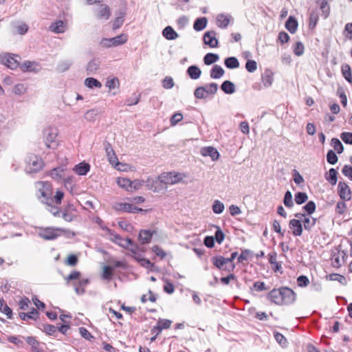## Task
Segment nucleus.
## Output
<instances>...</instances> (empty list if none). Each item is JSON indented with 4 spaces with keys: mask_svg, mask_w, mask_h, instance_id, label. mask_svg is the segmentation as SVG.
Masks as SVG:
<instances>
[{
    "mask_svg": "<svg viewBox=\"0 0 352 352\" xmlns=\"http://www.w3.org/2000/svg\"><path fill=\"white\" fill-rule=\"evenodd\" d=\"M36 188L38 191L37 197L44 204L53 203L52 184L47 182H37Z\"/></svg>",
    "mask_w": 352,
    "mask_h": 352,
    "instance_id": "nucleus-1",
    "label": "nucleus"
},
{
    "mask_svg": "<svg viewBox=\"0 0 352 352\" xmlns=\"http://www.w3.org/2000/svg\"><path fill=\"white\" fill-rule=\"evenodd\" d=\"M26 162V171L28 173H37L40 171L43 167V160L34 154L28 155L25 160Z\"/></svg>",
    "mask_w": 352,
    "mask_h": 352,
    "instance_id": "nucleus-2",
    "label": "nucleus"
},
{
    "mask_svg": "<svg viewBox=\"0 0 352 352\" xmlns=\"http://www.w3.org/2000/svg\"><path fill=\"white\" fill-rule=\"evenodd\" d=\"M58 135V129L55 127H48L43 131V139L47 148H54L56 146V139Z\"/></svg>",
    "mask_w": 352,
    "mask_h": 352,
    "instance_id": "nucleus-3",
    "label": "nucleus"
},
{
    "mask_svg": "<svg viewBox=\"0 0 352 352\" xmlns=\"http://www.w3.org/2000/svg\"><path fill=\"white\" fill-rule=\"evenodd\" d=\"M183 175L179 173H164L158 176L160 183L164 184H174L180 182L183 179Z\"/></svg>",
    "mask_w": 352,
    "mask_h": 352,
    "instance_id": "nucleus-4",
    "label": "nucleus"
},
{
    "mask_svg": "<svg viewBox=\"0 0 352 352\" xmlns=\"http://www.w3.org/2000/svg\"><path fill=\"white\" fill-rule=\"evenodd\" d=\"M128 36L126 34H121L117 36L110 38H103L101 45L105 47H116L126 43Z\"/></svg>",
    "mask_w": 352,
    "mask_h": 352,
    "instance_id": "nucleus-5",
    "label": "nucleus"
},
{
    "mask_svg": "<svg viewBox=\"0 0 352 352\" xmlns=\"http://www.w3.org/2000/svg\"><path fill=\"white\" fill-rule=\"evenodd\" d=\"M212 264L219 270H226L228 272H232L235 268V265L232 263L230 266H228L226 258L222 256H213L211 258Z\"/></svg>",
    "mask_w": 352,
    "mask_h": 352,
    "instance_id": "nucleus-6",
    "label": "nucleus"
},
{
    "mask_svg": "<svg viewBox=\"0 0 352 352\" xmlns=\"http://www.w3.org/2000/svg\"><path fill=\"white\" fill-rule=\"evenodd\" d=\"M60 228L47 227L41 229L38 236L45 240H54L60 234L58 233Z\"/></svg>",
    "mask_w": 352,
    "mask_h": 352,
    "instance_id": "nucleus-7",
    "label": "nucleus"
},
{
    "mask_svg": "<svg viewBox=\"0 0 352 352\" xmlns=\"http://www.w3.org/2000/svg\"><path fill=\"white\" fill-rule=\"evenodd\" d=\"M17 58H20V57L17 55L8 53L2 57V63L8 68L15 69L19 66V62Z\"/></svg>",
    "mask_w": 352,
    "mask_h": 352,
    "instance_id": "nucleus-8",
    "label": "nucleus"
},
{
    "mask_svg": "<svg viewBox=\"0 0 352 352\" xmlns=\"http://www.w3.org/2000/svg\"><path fill=\"white\" fill-rule=\"evenodd\" d=\"M280 291L282 294L283 305H290L296 300V294L292 289L282 287H280Z\"/></svg>",
    "mask_w": 352,
    "mask_h": 352,
    "instance_id": "nucleus-9",
    "label": "nucleus"
},
{
    "mask_svg": "<svg viewBox=\"0 0 352 352\" xmlns=\"http://www.w3.org/2000/svg\"><path fill=\"white\" fill-rule=\"evenodd\" d=\"M346 254L344 251L336 249V252H333L331 254V264L334 267H340L344 262V257Z\"/></svg>",
    "mask_w": 352,
    "mask_h": 352,
    "instance_id": "nucleus-10",
    "label": "nucleus"
},
{
    "mask_svg": "<svg viewBox=\"0 0 352 352\" xmlns=\"http://www.w3.org/2000/svg\"><path fill=\"white\" fill-rule=\"evenodd\" d=\"M115 209L118 211H124L126 212L137 213L138 212H146L147 210H144L133 204L128 203H118L114 206Z\"/></svg>",
    "mask_w": 352,
    "mask_h": 352,
    "instance_id": "nucleus-11",
    "label": "nucleus"
},
{
    "mask_svg": "<svg viewBox=\"0 0 352 352\" xmlns=\"http://www.w3.org/2000/svg\"><path fill=\"white\" fill-rule=\"evenodd\" d=\"M338 192L342 199L349 201L351 199V191L346 183L340 182L338 186Z\"/></svg>",
    "mask_w": 352,
    "mask_h": 352,
    "instance_id": "nucleus-12",
    "label": "nucleus"
},
{
    "mask_svg": "<svg viewBox=\"0 0 352 352\" xmlns=\"http://www.w3.org/2000/svg\"><path fill=\"white\" fill-rule=\"evenodd\" d=\"M74 211H76L75 206L72 204L68 203L63 209L62 217L65 221L71 222L76 217L73 213Z\"/></svg>",
    "mask_w": 352,
    "mask_h": 352,
    "instance_id": "nucleus-13",
    "label": "nucleus"
},
{
    "mask_svg": "<svg viewBox=\"0 0 352 352\" xmlns=\"http://www.w3.org/2000/svg\"><path fill=\"white\" fill-rule=\"evenodd\" d=\"M216 32L214 30L205 32L204 35V44L210 46V47H217L218 46V40L216 38Z\"/></svg>",
    "mask_w": 352,
    "mask_h": 352,
    "instance_id": "nucleus-14",
    "label": "nucleus"
},
{
    "mask_svg": "<svg viewBox=\"0 0 352 352\" xmlns=\"http://www.w3.org/2000/svg\"><path fill=\"white\" fill-rule=\"evenodd\" d=\"M267 298L272 302L278 305H283V296L282 294H280V288L279 289H274L270 291L267 296Z\"/></svg>",
    "mask_w": 352,
    "mask_h": 352,
    "instance_id": "nucleus-15",
    "label": "nucleus"
},
{
    "mask_svg": "<svg viewBox=\"0 0 352 352\" xmlns=\"http://www.w3.org/2000/svg\"><path fill=\"white\" fill-rule=\"evenodd\" d=\"M172 321L168 319H160L157 321V325L151 329V333H155L157 331V334H160L163 329L170 328Z\"/></svg>",
    "mask_w": 352,
    "mask_h": 352,
    "instance_id": "nucleus-16",
    "label": "nucleus"
},
{
    "mask_svg": "<svg viewBox=\"0 0 352 352\" xmlns=\"http://www.w3.org/2000/svg\"><path fill=\"white\" fill-rule=\"evenodd\" d=\"M289 227L294 236H300L302 234V226L300 220L293 219L289 221Z\"/></svg>",
    "mask_w": 352,
    "mask_h": 352,
    "instance_id": "nucleus-17",
    "label": "nucleus"
},
{
    "mask_svg": "<svg viewBox=\"0 0 352 352\" xmlns=\"http://www.w3.org/2000/svg\"><path fill=\"white\" fill-rule=\"evenodd\" d=\"M200 153L204 157L210 156L212 161L217 160L219 157L218 151L212 146L203 147Z\"/></svg>",
    "mask_w": 352,
    "mask_h": 352,
    "instance_id": "nucleus-18",
    "label": "nucleus"
},
{
    "mask_svg": "<svg viewBox=\"0 0 352 352\" xmlns=\"http://www.w3.org/2000/svg\"><path fill=\"white\" fill-rule=\"evenodd\" d=\"M111 15L110 9L107 5H100L97 10L96 16L100 19L107 20Z\"/></svg>",
    "mask_w": 352,
    "mask_h": 352,
    "instance_id": "nucleus-19",
    "label": "nucleus"
},
{
    "mask_svg": "<svg viewBox=\"0 0 352 352\" xmlns=\"http://www.w3.org/2000/svg\"><path fill=\"white\" fill-rule=\"evenodd\" d=\"M100 62L98 58H93L91 60L87 65V75H91L96 72L99 69Z\"/></svg>",
    "mask_w": 352,
    "mask_h": 352,
    "instance_id": "nucleus-20",
    "label": "nucleus"
},
{
    "mask_svg": "<svg viewBox=\"0 0 352 352\" xmlns=\"http://www.w3.org/2000/svg\"><path fill=\"white\" fill-rule=\"evenodd\" d=\"M298 21L293 16H289L285 23V28L292 34H294L298 28Z\"/></svg>",
    "mask_w": 352,
    "mask_h": 352,
    "instance_id": "nucleus-21",
    "label": "nucleus"
},
{
    "mask_svg": "<svg viewBox=\"0 0 352 352\" xmlns=\"http://www.w3.org/2000/svg\"><path fill=\"white\" fill-rule=\"evenodd\" d=\"M20 68L23 72H38L39 70L38 65L36 62L29 60L24 62Z\"/></svg>",
    "mask_w": 352,
    "mask_h": 352,
    "instance_id": "nucleus-22",
    "label": "nucleus"
},
{
    "mask_svg": "<svg viewBox=\"0 0 352 352\" xmlns=\"http://www.w3.org/2000/svg\"><path fill=\"white\" fill-rule=\"evenodd\" d=\"M107 156L109 162L111 164H118V158L113 151V149L109 143H107L104 145Z\"/></svg>",
    "mask_w": 352,
    "mask_h": 352,
    "instance_id": "nucleus-23",
    "label": "nucleus"
},
{
    "mask_svg": "<svg viewBox=\"0 0 352 352\" xmlns=\"http://www.w3.org/2000/svg\"><path fill=\"white\" fill-rule=\"evenodd\" d=\"M102 228L107 232V234L109 235V240L118 244V245H120V243H121L122 241L124 240V239L122 238L120 235L115 233L114 231L108 228L107 227H102Z\"/></svg>",
    "mask_w": 352,
    "mask_h": 352,
    "instance_id": "nucleus-24",
    "label": "nucleus"
},
{
    "mask_svg": "<svg viewBox=\"0 0 352 352\" xmlns=\"http://www.w3.org/2000/svg\"><path fill=\"white\" fill-rule=\"evenodd\" d=\"M231 19L230 15L220 14L217 17V24L221 28H226Z\"/></svg>",
    "mask_w": 352,
    "mask_h": 352,
    "instance_id": "nucleus-25",
    "label": "nucleus"
},
{
    "mask_svg": "<svg viewBox=\"0 0 352 352\" xmlns=\"http://www.w3.org/2000/svg\"><path fill=\"white\" fill-rule=\"evenodd\" d=\"M90 170V165L86 162H81L76 165L74 170L79 175H85Z\"/></svg>",
    "mask_w": 352,
    "mask_h": 352,
    "instance_id": "nucleus-26",
    "label": "nucleus"
},
{
    "mask_svg": "<svg viewBox=\"0 0 352 352\" xmlns=\"http://www.w3.org/2000/svg\"><path fill=\"white\" fill-rule=\"evenodd\" d=\"M162 35L167 40H175L179 37V34L171 26H166L162 31Z\"/></svg>",
    "mask_w": 352,
    "mask_h": 352,
    "instance_id": "nucleus-27",
    "label": "nucleus"
},
{
    "mask_svg": "<svg viewBox=\"0 0 352 352\" xmlns=\"http://www.w3.org/2000/svg\"><path fill=\"white\" fill-rule=\"evenodd\" d=\"M273 72L270 69H265L262 75V82L265 87H268L272 85L274 78Z\"/></svg>",
    "mask_w": 352,
    "mask_h": 352,
    "instance_id": "nucleus-28",
    "label": "nucleus"
},
{
    "mask_svg": "<svg viewBox=\"0 0 352 352\" xmlns=\"http://www.w3.org/2000/svg\"><path fill=\"white\" fill-rule=\"evenodd\" d=\"M153 232L147 230H142L138 236V239L142 244L148 243L152 238Z\"/></svg>",
    "mask_w": 352,
    "mask_h": 352,
    "instance_id": "nucleus-29",
    "label": "nucleus"
},
{
    "mask_svg": "<svg viewBox=\"0 0 352 352\" xmlns=\"http://www.w3.org/2000/svg\"><path fill=\"white\" fill-rule=\"evenodd\" d=\"M38 311L36 309L32 308V310L30 312L24 313L21 312L19 313V317L23 320H27L28 319H32L36 320V318L38 317Z\"/></svg>",
    "mask_w": 352,
    "mask_h": 352,
    "instance_id": "nucleus-30",
    "label": "nucleus"
},
{
    "mask_svg": "<svg viewBox=\"0 0 352 352\" xmlns=\"http://www.w3.org/2000/svg\"><path fill=\"white\" fill-rule=\"evenodd\" d=\"M187 74L191 79H198L201 74V71L197 65H191L187 69Z\"/></svg>",
    "mask_w": 352,
    "mask_h": 352,
    "instance_id": "nucleus-31",
    "label": "nucleus"
},
{
    "mask_svg": "<svg viewBox=\"0 0 352 352\" xmlns=\"http://www.w3.org/2000/svg\"><path fill=\"white\" fill-rule=\"evenodd\" d=\"M208 23V19L206 17H199L197 18L193 24V28L195 30L199 32L206 28Z\"/></svg>",
    "mask_w": 352,
    "mask_h": 352,
    "instance_id": "nucleus-32",
    "label": "nucleus"
},
{
    "mask_svg": "<svg viewBox=\"0 0 352 352\" xmlns=\"http://www.w3.org/2000/svg\"><path fill=\"white\" fill-rule=\"evenodd\" d=\"M221 89L226 94H232L235 92V85L230 80H225L221 84Z\"/></svg>",
    "mask_w": 352,
    "mask_h": 352,
    "instance_id": "nucleus-33",
    "label": "nucleus"
},
{
    "mask_svg": "<svg viewBox=\"0 0 352 352\" xmlns=\"http://www.w3.org/2000/svg\"><path fill=\"white\" fill-rule=\"evenodd\" d=\"M225 72L219 65H214L210 70V77L213 79L220 78L223 76Z\"/></svg>",
    "mask_w": 352,
    "mask_h": 352,
    "instance_id": "nucleus-34",
    "label": "nucleus"
},
{
    "mask_svg": "<svg viewBox=\"0 0 352 352\" xmlns=\"http://www.w3.org/2000/svg\"><path fill=\"white\" fill-rule=\"evenodd\" d=\"M89 283L88 278L80 279L78 280V285L75 286V292L77 294L81 295L85 292V287Z\"/></svg>",
    "mask_w": 352,
    "mask_h": 352,
    "instance_id": "nucleus-35",
    "label": "nucleus"
},
{
    "mask_svg": "<svg viewBox=\"0 0 352 352\" xmlns=\"http://www.w3.org/2000/svg\"><path fill=\"white\" fill-rule=\"evenodd\" d=\"M338 172L335 168H330L325 175V179L333 186L336 185L338 181Z\"/></svg>",
    "mask_w": 352,
    "mask_h": 352,
    "instance_id": "nucleus-36",
    "label": "nucleus"
},
{
    "mask_svg": "<svg viewBox=\"0 0 352 352\" xmlns=\"http://www.w3.org/2000/svg\"><path fill=\"white\" fill-rule=\"evenodd\" d=\"M226 67L228 69H236L239 67V62L236 57L230 56L228 57L224 60Z\"/></svg>",
    "mask_w": 352,
    "mask_h": 352,
    "instance_id": "nucleus-37",
    "label": "nucleus"
},
{
    "mask_svg": "<svg viewBox=\"0 0 352 352\" xmlns=\"http://www.w3.org/2000/svg\"><path fill=\"white\" fill-rule=\"evenodd\" d=\"M64 170H65V168L63 166L56 167V168H53L50 171V175L52 177V178L58 180V179L63 178Z\"/></svg>",
    "mask_w": 352,
    "mask_h": 352,
    "instance_id": "nucleus-38",
    "label": "nucleus"
},
{
    "mask_svg": "<svg viewBox=\"0 0 352 352\" xmlns=\"http://www.w3.org/2000/svg\"><path fill=\"white\" fill-rule=\"evenodd\" d=\"M219 59V56L217 54L208 53L204 57V62L205 65H210L216 63Z\"/></svg>",
    "mask_w": 352,
    "mask_h": 352,
    "instance_id": "nucleus-39",
    "label": "nucleus"
},
{
    "mask_svg": "<svg viewBox=\"0 0 352 352\" xmlns=\"http://www.w3.org/2000/svg\"><path fill=\"white\" fill-rule=\"evenodd\" d=\"M274 337L276 341L283 348L287 347L288 342L286 338L278 331H274Z\"/></svg>",
    "mask_w": 352,
    "mask_h": 352,
    "instance_id": "nucleus-40",
    "label": "nucleus"
},
{
    "mask_svg": "<svg viewBox=\"0 0 352 352\" xmlns=\"http://www.w3.org/2000/svg\"><path fill=\"white\" fill-rule=\"evenodd\" d=\"M145 183L146 187L154 192H157L160 190V188L158 186L157 180H155L151 178H148Z\"/></svg>",
    "mask_w": 352,
    "mask_h": 352,
    "instance_id": "nucleus-41",
    "label": "nucleus"
},
{
    "mask_svg": "<svg viewBox=\"0 0 352 352\" xmlns=\"http://www.w3.org/2000/svg\"><path fill=\"white\" fill-rule=\"evenodd\" d=\"M117 184L120 187L124 188L126 190H131L130 187L131 183L129 179L125 177H118L117 179Z\"/></svg>",
    "mask_w": 352,
    "mask_h": 352,
    "instance_id": "nucleus-42",
    "label": "nucleus"
},
{
    "mask_svg": "<svg viewBox=\"0 0 352 352\" xmlns=\"http://www.w3.org/2000/svg\"><path fill=\"white\" fill-rule=\"evenodd\" d=\"M85 85L89 88H100L102 87L101 82L94 78H87L85 80Z\"/></svg>",
    "mask_w": 352,
    "mask_h": 352,
    "instance_id": "nucleus-43",
    "label": "nucleus"
},
{
    "mask_svg": "<svg viewBox=\"0 0 352 352\" xmlns=\"http://www.w3.org/2000/svg\"><path fill=\"white\" fill-rule=\"evenodd\" d=\"M50 29L56 33H63L65 31L64 23L62 21H58L53 23L50 25Z\"/></svg>",
    "mask_w": 352,
    "mask_h": 352,
    "instance_id": "nucleus-44",
    "label": "nucleus"
},
{
    "mask_svg": "<svg viewBox=\"0 0 352 352\" xmlns=\"http://www.w3.org/2000/svg\"><path fill=\"white\" fill-rule=\"evenodd\" d=\"M319 19L318 14L316 12H311L309 15V29H314L318 23Z\"/></svg>",
    "mask_w": 352,
    "mask_h": 352,
    "instance_id": "nucleus-45",
    "label": "nucleus"
},
{
    "mask_svg": "<svg viewBox=\"0 0 352 352\" xmlns=\"http://www.w3.org/2000/svg\"><path fill=\"white\" fill-rule=\"evenodd\" d=\"M0 311L5 314L8 318H12V311L11 309L5 303L3 298L0 299Z\"/></svg>",
    "mask_w": 352,
    "mask_h": 352,
    "instance_id": "nucleus-46",
    "label": "nucleus"
},
{
    "mask_svg": "<svg viewBox=\"0 0 352 352\" xmlns=\"http://www.w3.org/2000/svg\"><path fill=\"white\" fill-rule=\"evenodd\" d=\"M308 199L307 195L304 192H298L295 194V202L298 204H302L303 203L306 202Z\"/></svg>",
    "mask_w": 352,
    "mask_h": 352,
    "instance_id": "nucleus-47",
    "label": "nucleus"
},
{
    "mask_svg": "<svg viewBox=\"0 0 352 352\" xmlns=\"http://www.w3.org/2000/svg\"><path fill=\"white\" fill-rule=\"evenodd\" d=\"M283 203H284V205L287 208H292L294 206L292 195V192L289 190H287L285 192V196H284V199H283Z\"/></svg>",
    "mask_w": 352,
    "mask_h": 352,
    "instance_id": "nucleus-48",
    "label": "nucleus"
},
{
    "mask_svg": "<svg viewBox=\"0 0 352 352\" xmlns=\"http://www.w3.org/2000/svg\"><path fill=\"white\" fill-rule=\"evenodd\" d=\"M195 98L199 99H204L208 97L205 87H198L194 92Z\"/></svg>",
    "mask_w": 352,
    "mask_h": 352,
    "instance_id": "nucleus-49",
    "label": "nucleus"
},
{
    "mask_svg": "<svg viewBox=\"0 0 352 352\" xmlns=\"http://www.w3.org/2000/svg\"><path fill=\"white\" fill-rule=\"evenodd\" d=\"M303 226L305 230H310L315 226L316 222V219L310 218V217H305L302 221Z\"/></svg>",
    "mask_w": 352,
    "mask_h": 352,
    "instance_id": "nucleus-50",
    "label": "nucleus"
},
{
    "mask_svg": "<svg viewBox=\"0 0 352 352\" xmlns=\"http://www.w3.org/2000/svg\"><path fill=\"white\" fill-rule=\"evenodd\" d=\"M329 278L331 280L338 281L343 285H346L347 283L345 277L338 274H331L329 276Z\"/></svg>",
    "mask_w": 352,
    "mask_h": 352,
    "instance_id": "nucleus-51",
    "label": "nucleus"
},
{
    "mask_svg": "<svg viewBox=\"0 0 352 352\" xmlns=\"http://www.w3.org/2000/svg\"><path fill=\"white\" fill-rule=\"evenodd\" d=\"M72 65V62L71 60H65L60 62L57 66V71L58 72H65L69 69Z\"/></svg>",
    "mask_w": 352,
    "mask_h": 352,
    "instance_id": "nucleus-52",
    "label": "nucleus"
},
{
    "mask_svg": "<svg viewBox=\"0 0 352 352\" xmlns=\"http://www.w3.org/2000/svg\"><path fill=\"white\" fill-rule=\"evenodd\" d=\"M224 210V205L219 200H215L212 205V210L216 214H221Z\"/></svg>",
    "mask_w": 352,
    "mask_h": 352,
    "instance_id": "nucleus-53",
    "label": "nucleus"
},
{
    "mask_svg": "<svg viewBox=\"0 0 352 352\" xmlns=\"http://www.w3.org/2000/svg\"><path fill=\"white\" fill-rule=\"evenodd\" d=\"M112 276H113L112 268L109 266H107V265L104 266L103 267V272H102V278L104 280H111Z\"/></svg>",
    "mask_w": 352,
    "mask_h": 352,
    "instance_id": "nucleus-54",
    "label": "nucleus"
},
{
    "mask_svg": "<svg viewBox=\"0 0 352 352\" xmlns=\"http://www.w3.org/2000/svg\"><path fill=\"white\" fill-rule=\"evenodd\" d=\"M204 87H206V94H207L208 96L209 95H214V94H216V92L217 91V89H218V85L215 82H212V83L207 85Z\"/></svg>",
    "mask_w": 352,
    "mask_h": 352,
    "instance_id": "nucleus-55",
    "label": "nucleus"
},
{
    "mask_svg": "<svg viewBox=\"0 0 352 352\" xmlns=\"http://www.w3.org/2000/svg\"><path fill=\"white\" fill-rule=\"evenodd\" d=\"M331 144L333 146L334 149L338 152V153H341L343 152L344 147L341 142L337 138H333L331 140Z\"/></svg>",
    "mask_w": 352,
    "mask_h": 352,
    "instance_id": "nucleus-56",
    "label": "nucleus"
},
{
    "mask_svg": "<svg viewBox=\"0 0 352 352\" xmlns=\"http://www.w3.org/2000/svg\"><path fill=\"white\" fill-rule=\"evenodd\" d=\"M48 207V211L53 214L54 217H60V209L58 206H53V203H50V204H46Z\"/></svg>",
    "mask_w": 352,
    "mask_h": 352,
    "instance_id": "nucleus-57",
    "label": "nucleus"
},
{
    "mask_svg": "<svg viewBox=\"0 0 352 352\" xmlns=\"http://www.w3.org/2000/svg\"><path fill=\"white\" fill-rule=\"evenodd\" d=\"M305 50L304 45L302 42L298 41L295 44V47L294 48V53L298 56H300L303 54Z\"/></svg>",
    "mask_w": 352,
    "mask_h": 352,
    "instance_id": "nucleus-58",
    "label": "nucleus"
},
{
    "mask_svg": "<svg viewBox=\"0 0 352 352\" xmlns=\"http://www.w3.org/2000/svg\"><path fill=\"white\" fill-rule=\"evenodd\" d=\"M320 9L324 18H327L329 14L330 8L328 5L327 0H322L320 3Z\"/></svg>",
    "mask_w": 352,
    "mask_h": 352,
    "instance_id": "nucleus-59",
    "label": "nucleus"
},
{
    "mask_svg": "<svg viewBox=\"0 0 352 352\" xmlns=\"http://www.w3.org/2000/svg\"><path fill=\"white\" fill-rule=\"evenodd\" d=\"M327 160L330 164H335L338 162V157L333 151L329 150L327 152Z\"/></svg>",
    "mask_w": 352,
    "mask_h": 352,
    "instance_id": "nucleus-60",
    "label": "nucleus"
},
{
    "mask_svg": "<svg viewBox=\"0 0 352 352\" xmlns=\"http://www.w3.org/2000/svg\"><path fill=\"white\" fill-rule=\"evenodd\" d=\"M131 185L130 187V188H131L130 191L132 192L133 190L140 189L143 186V184L145 183V182L144 180L135 179L133 181H131Z\"/></svg>",
    "mask_w": 352,
    "mask_h": 352,
    "instance_id": "nucleus-61",
    "label": "nucleus"
},
{
    "mask_svg": "<svg viewBox=\"0 0 352 352\" xmlns=\"http://www.w3.org/2000/svg\"><path fill=\"white\" fill-rule=\"evenodd\" d=\"M245 69L249 72H254L257 69L256 62L254 60H248L245 63Z\"/></svg>",
    "mask_w": 352,
    "mask_h": 352,
    "instance_id": "nucleus-62",
    "label": "nucleus"
},
{
    "mask_svg": "<svg viewBox=\"0 0 352 352\" xmlns=\"http://www.w3.org/2000/svg\"><path fill=\"white\" fill-rule=\"evenodd\" d=\"M303 209L307 212L308 214H311L316 210V204L313 201H309L305 206H303Z\"/></svg>",
    "mask_w": 352,
    "mask_h": 352,
    "instance_id": "nucleus-63",
    "label": "nucleus"
},
{
    "mask_svg": "<svg viewBox=\"0 0 352 352\" xmlns=\"http://www.w3.org/2000/svg\"><path fill=\"white\" fill-rule=\"evenodd\" d=\"M342 174L347 177L350 180L352 181V166L349 165H345L342 170Z\"/></svg>",
    "mask_w": 352,
    "mask_h": 352,
    "instance_id": "nucleus-64",
    "label": "nucleus"
}]
</instances>
